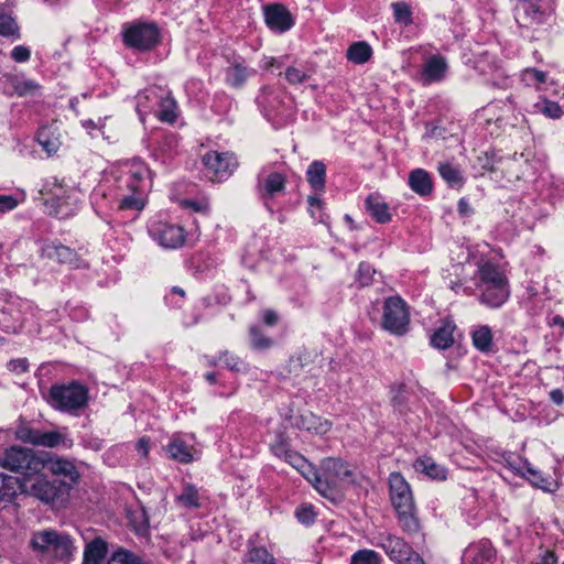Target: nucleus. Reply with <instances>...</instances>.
Wrapping results in <instances>:
<instances>
[{
    "label": "nucleus",
    "mask_w": 564,
    "mask_h": 564,
    "mask_svg": "<svg viewBox=\"0 0 564 564\" xmlns=\"http://www.w3.org/2000/svg\"><path fill=\"white\" fill-rule=\"evenodd\" d=\"M389 485L390 499L397 511L399 525L409 535L419 533L421 525L409 484L400 473H392Z\"/></svg>",
    "instance_id": "nucleus-1"
},
{
    "label": "nucleus",
    "mask_w": 564,
    "mask_h": 564,
    "mask_svg": "<svg viewBox=\"0 0 564 564\" xmlns=\"http://www.w3.org/2000/svg\"><path fill=\"white\" fill-rule=\"evenodd\" d=\"M478 288L481 291L479 301L492 308L501 306L509 297V282L501 268L491 261L478 264Z\"/></svg>",
    "instance_id": "nucleus-2"
},
{
    "label": "nucleus",
    "mask_w": 564,
    "mask_h": 564,
    "mask_svg": "<svg viewBox=\"0 0 564 564\" xmlns=\"http://www.w3.org/2000/svg\"><path fill=\"white\" fill-rule=\"evenodd\" d=\"M322 496L335 503L341 501L350 482L348 464L339 458L328 457L322 462Z\"/></svg>",
    "instance_id": "nucleus-3"
},
{
    "label": "nucleus",
    "mask_w": 564,
    "mask_h": 564,
    "mask_svg": "<svg viewBox=\"0 0 564 564\" xmlns=\"http://www.w3.org/2000/svg\"><path fill=\"white\" fill-rule=\"evenodd\" d=\"M30 546L42 556L67 560L76 551L70 536L56 530H42L33 533Z\"/></svg>",
    "instance_id": "nucleus-4"
},
{
    "label": "nucleus",
    "mask_w": 564,
    "mask_h": 564,
    "mask_svg": "<svg viewBox=\"0 0 564 564\" xmlns=\"http://www.w3.org/2000/svg\"><path fill=\"white\" fill-rule=\"evenodd\" d=\"M44 452H34L31 448L12 446L4 451L0 457V465L13 473L21 474L23 480L44 470L42 462Z\"/></svg>",
    "instance_id": "nucleus-5"
},
{
    "label": "nucleus",
    "mask_w": 564,
    "mask_h": 564,
    "mask_svg": "<svg viewBox=\"0 0 564 564\" xmlns=\"http://www.w3.org/2000/svg\"><path fill=\"white\" fill-rule=\"evenodd\" d=\"M48 403L55 410L76 414L88 403V389L78 383L54 384L48 392Z\"/></svg>",
    "instance_id": "nucleus-6"
},
{
    "label": "nucleus",
    "mask_w": 564,
    "mask_h": 564,
    "mask_svg": "<svg viewBox=\"0 0 564 564\" xmlns=\"http://www.w3.org/2000/svg\"><path fill=\"white\" fill-rule=\"evenodd\" d=\"M66 431V427L62 430L44 431L22 425L18 427L15 434L20 441L34 446L70 448L73 446V440L69 438Z\"/></svg>",
    "instance_id": "nucleus-7"
},
{
    "label": "nucleus",
    "mask_w": 564,
    "mask_h": 564,
    "mask_svg": "<svg viewBox=\"0 0 564 564\" xmlns=\"http://www.w3.org/2000/svg\"><path fill=\"white\" fill-rule=\"evenodd\" d=\"M410 313L404 300L390 296L384 301L382 326L394 335H403L409 330Z\"/></svg>",
    "instance_id": "nucleus-8"
},
{
    "label": "nucleus",
    "mask_w": 564,
    "mask_h": 564,
    "mask_svg": "<svg viewBox=\"0 0 564 564\" xmlns=\"http://www.w3.org/2000/svg\"><path fill=\"white\" fill-rule=\"evenodd\" d=\"M203 163L213 182L228 178L238 166L236 156L229 152L209 151L203 156Z\"/></svg>",
    "instance_id": "nucleus-9"
},
{
    "label": "nucleus",
    "mask_w": 564,
    "mask_h": 564,
    "mask_svg": "<svg viewBox=\"0 0 564 564\" xmlns=\"http://www.w3.org/2000/svg\"><path fill=\"white\" fill-rule=\"evenodd\" d=\"M21 487L23 491L44 503H53L59 495V486L55 481L47 479L43 473L30 476L22 480Z\"/></svg>",
    "instance_id": "nucleus-10"
},
{
    "label": "nucleus",
    "mask_w": 564,
    "mask_h": 564,
    "mask_svg": "<svg viewBox=\"0 0 564 564\" xmlns=\"http://www.w3.org/2000/svg\"><path fill=\"white\" fill-rule=\"evenodd\" d=\"M44 470L58 477L64 484H76L79 479V471L74 462L68 458L58 457L50 453H43Z\"/></svg>",
    "instance_id": "nucleus-11"
},
{
    "label": "nucleus",
    "mask_w": 564,
    "mask_h": 564,
    "mask_svg": "<svg viewBox=\"0 0 564 564\" xmlns=\"http://www.w3.org/2000/svg\"><path fill=\"white\" fill-rule=\"evenodd\" d=\"M263 14L267 25L274 32L284 33L294 25L292 13L281 3L264 6Z\"/></svg>",
    "instance_id": "nucleus-12"
},
{
    "label": "nucleus",
    "mask_w": 564,
    "mask_h": 564,
    "mask_svg": "<svg viewBox=\"0 0 564 564\" xmlns=\"http://www.w3.org/2000/svg\"><path fill=\"white\" fill-rule=\"evenodd\" d=\"M153 235L158 242L170 249L181 247L185 241L184 229L177 225L163 224L154 229Z\"/></svg>",
    "instance_id": "nucleus-13"
},
{
    "label": "nucleus",
    "mask_w": 564,
    "mask_h": 564,
    "mask_svg": "<svg viewBox=\"0 0 564 564\" xmlns=\"http://www.w3.org/2000/svg\"><path fill=\"white\" fill-rule=\"evenodd\" d=\"M43 253L46 258L56 260L63 264H68L72 268H80L86 265L77 252L66 246L47 245L43 248Z\"/></svg>",
    "instance_id": "nucleus-14"
},
{
    "label": "nucleus",
    "mask_w": 564,
    "mask_h": 564,
    "mask_svg": "<svg viewBox=\"0 0 564 564\" xmlns=\"http://www.w3.org/2000/svg\"><path fill=\"white\" fill-rule=\"evenodd\" d=\"M381 547L397 564H402L405 556H410L412 547L400 536L388 534L382 538Z\"/></svg>",
    "instance_id": "nucleus-15"
},
{
    "label": "nucleus",
    "mask_w": 564,
    "mask_h": 564,
    "mask_svg": "<svg viewBox=\"0 0 564 564\" xmlns=\"http://www.w3.org/2000/svg\"><path fill=\"white\" fill-rule=\"evenodd\" d=\"M448 65L444 56L432 55L425 59L422 67V76L425 83L441 82L447 72Z\"/></svg>",
    "instance_id": "nucleus-16"
},
{
    "label": "nucleus",
    "mask_w": 564,
    "mask_h": 564,
    "mask_svg": "<svg viewBox=\"0 0 564 564\" xmlns=\"http://www.w3.org/2000/svg\"><path fill=\"white\" fill-rule=\"evenodd\" d=\"M1 313L3 316H8L4 322V332L17 334L23 327L24 321L21 311V302L19 300L8 301L6 305L2 307Z\"/></svg>",
    "instance_id": "nucleus-17"
},
{
    "label": "nucleus",
    "mask_w": 564,
    "mask_h": 564,
    "mask_svg": "<svg viewBox=\"0 0 564 564\" xmlns=\"http://www.w3.org/2000/svg\"><path fill=\"white\" fill-rule=\"evenodd\" d=\"M550 0H521L516 8V18L518 22H527L530 14L532 21H539L540 14L549 9Z\"/></svg>",
    "instance_id": "nucleus-18"
},
{
    "label": "nucleus",
    "mask_w": 564,
    "mask_h": 564,
    "mask_svg": "<svg viewBox=\"0 0 564 564\" xmlns=\"http://www.w3.org/2000/svg\"><path fill=\"white\" fill-rule=\"evenodd\" d=\"M365 208L370 217L378 224L391 221L392 215L389 205L378 194H370L365 200Z\"/></svg>",
    "instance_id": "nucleus-19"
},
{
    "label": "nucleus",
    "mask_w": 564,
    "mask_h": 564,
    "mask_svg": "<svg viewBox=\"0 0 564 564\" xmlns=\"http://www.w3.org/2000/svg\"><path fill=\"white\" fill-rule=\"evenodd\" d=\"M409 185L414 193L421 196H427L433 191L432 178L423 169H416L410 173Z\"/></svg>",
    "instance_id": "nucleus-20"
},
{
    "label": "nucleus",
    "mask_w": 564,
    "mask_h": 564,
    "mask_svg": "<svg viewBox=\"0 0 564 564\" xmlns=\"http://www.w3.org/2000/svg\"><path fill=\"white\" fill-rule=\"evenodd\" d=\"M254 73L256 72L247 67L243 62H235L226 70V82L234 88H240Z\"/></svg>",
    "instance_id": "nucleus-21"
},
{
    "label": "nucleus",
    "mask_w": 564,
    "mask_h": 564,
    "mask_svg": "<svg viewBox=\"0 0 564 564\" xmlns=\"http://www.w3.org/2000/svg\"><path fill=\"white\" fill-rule=\"evenodd\" d=\"M193 447L188 446L181 437L174 436L169 445L166 452L169 456L182 464H188L193 460Z\"/></svg>",
    "instance_id": "nucleus-22"
},
{
    "label": "nucleus",
    "mask_w": 564,
    "mask_h": 564,
    "mask_svg": "<svg viewBox=\"0 0 564 564\" xmlns=\"http://www.w3.org/2000/svg\"><path fill=\"white\" fill-rule=\"evenodd\" d=\"M36 141L47 154L56 153L61 147L59 137L53 126L39 129Z\"/></svg>",
    "instance_id": "nucleus-23"
},
{
    "label": "nucleus",
    "mask_w": 564,
    "mask_h": 564,
    "mask_svg": "<svg viewBox=\"0 0 564 564\" xmlns=\"http://www.w3.org/2000/svg\"><path fill=\"white\" fill-rule=\"evenodd\" d=\"M160 29L155 22L135 20L126 23L122 28L121 35H159Z\"/></svg>",
    "instance_id": "nucleus-24"
},
{
    "label": "nucleus",
    "mask_w": 564,
    "mask_h": 564,
    "mask_svg": "<svg viewBox=\"0 0 564 564\" xmlns=\"http://www.w3.org/2000/svg\"><path fill=\"white\" fill-rule=\"evenodd\" d=\"M306 180L316 192H323L326 181V166L322 161H313L306 171Z\"/></svg>",
    "instance_id": "nucleus-25"
},
{
    "label": "nucleus",
    "mask_w": 564,
    "mask_h": 564,
    "mask_svg": "<svg viewBox=\"0 0 564 564\" xmlns=\"http://www.w3.org/2000/svg\"><path fill=\"white\" fill-rule=\"evenodd\" d=\"M471 340L474 347L481 352H489L492 350L494 336L490 327L487 325L478 326L471 333Z\"/></svg>",
    "instance_id": "nucleus-26"
},
{
    "label": "nucleus",
    "mask_w": 564,
    "mask_h": 564,
    "mask_svg": "<svg viewBox=\"0 0 564 564\" xmlns=\"http://www.w3.org/2000/svg\"><path fill=\"white\" fill-rule=\"evenodd\" d=\"M454 324L445 323L434 332L431 337V344L438 349L449 348L454 344Z\"/></svg>",
    "instance_id": "nucleus-27"
},
{
    "label": "nucleus",
    "mask_w": 564,
    "mask_h": 564,
    "mask_svg": "<svg viewBox=\"0 0 564 564\" xmlns=\"http://www.w3.org/2000/svg\"><path fill=\"white\" fill-rule=\"evenodd\" d=\"M107 545L100 538H95L86 545L83 564H99L105 557Z\"/></svg>",
    "instance_id": "nucleus-28"
},
{
    "label": "nucleus",
    "mask_w": 564,
    "mask_h": 564,
    "mask_svg": "<svg viewBox=\"0 0 564 564\" xmlns=\"http://www.w3.org/2000/svg\"><path fill=\"white\" fill-rule=\"evenodd\" d=\"M416 470L425 473L433 479L443 480L446 478V469L436 464L431 457H421L414 464Z\"/></svg>",
    "instance_id": "nucleus-29"
},
{
    "label": "nucleus",
    "mask_w": 564,
    "mask_h": 564,
    "mask_svg": "<svg viewBox=\"0 0 564 564\" xmlns=\"http://www.w3.org/2000/svg\"><path fill=\"white\" fill-rule=\"evenodd\" d=\"M438 173L442 176V178L452 187L455 186H462L464 182V177L462 175L460 170L448 163V162H441L438 164Z\"/></svg>",
    "instance_id": "nucleus-30"
},
{
    "label": "nucleus",
    "mask_w": 564,
    "mask_h": 564,
    "mask_svg": "<svg viewBox=\"0 0 564 564\" xmlns=\"http://www.w3.org/2000/svg\"><path fill=\"white\" fill-rule=\"evenodd\" d=\"M176 501L186 508H199V494L197 488L192 484H185L182 492L176 497Z\"/></svg>",
    "instance_id": "nucleus-31"
},
{
    "label": "nucleus",
    "mask_w": 564,
    "mask_h": 564,
    "mask_svg": "<svg viewBox=\"0 0 564 564\" xmlns=\"http://www.w3.org/2000/svg\"><path fill=\"white\" fill-rule=\"evenodd\" d=\"M262 187L268 196H274L284 191L285 176L282 173L273 172L262 182Z\"/></svg>",
    "instance_id": "nucleus-32"
},
{
    "label": "nucleus",
    "mask_w": 564,
    "mask_h": 564,
    "mask_svg": "<svg viewBox=\"0 0 564 564\" xmlns=\"http://www.w3.org/2000/svg\"><path fill=\"white\" fill-rule=\"evenodd\" d=\"M246 561L252 564H276L274 556L263 546H250Z\"/></svg>",
    "instance_id": "nucleus-33"
},
{
    "label": "nucleus",
    "mask_w": 564,
    "mask_h": 564,
    "mask_svg": "<svg viewBox=\"0 0 564 564\" xmlns=\"http://www.w3.org/2000/svg\"><path fill=\"white\" fill-rule=\"evenodd\" d=\"M161 93H163V90L159 87H150L139 93L135 97L137 110L141 112L142 110L150 109L152 107L150 105L151 101L158 104Z\"/></svg>",
    "instance_id": "nucleus-34"
},
{
    "label": "nucleus",
    "mask_w": 564,
    "mask_h": 564,
    "mask_svg": "<svg viewBox=\"0 0 564 564\" xmlns=\"http://www.w3.org/2000/svg\"><path fill=\"white\" fill-rule=\"evenodd\" d=\"M123 45L137 52H145L154 48L158 37H122Z\"/></svg>",
    "instance_id": "nucleus-35"
},
{
    "label": "nucleus",
    "mask_w": 564,
    "mask_h": 564,
    "mask_svg": "<svg viewBox=\"0 0 564 564\" xmlns=\"http://www.w3.org/2000/svg\"><path fill=\"white\" fill-rule=\"evenodd\" d=\"M250 345L253 349L262 350L272 347L273 340L265 336L258 327L249 328Z\"/></svg>",
    "instance_id": "nucleus-36"
},
{
    "label": "nucleus",
    "mask_w": 564,
    "mask_h": 564,
    "mask_svg": "<svg viewBox=\"0 0 564 564\" xmlns=\"http://www.w3.org/2000/svg\"><path fill=\"white\" fill-rule=\"evenodd\" d=\"M164 93H161L158 105L161 107L159 118L165 122H173L176 119L174 112L175 102L169 96L164 97Z\"/></svg>",
    "instance_id": "nucleus-37"
},
{
    "label": "nucleus",
    "mask_w": 564,
    "mask_h": 564,
    "mask_svg": "<svg viewBox=\"0 0 564 564\" xmlns=\"http://www.w3.org/2000/svg\"><path fill=\"white\" fill-rule=\"evenodd\" d=\"M19 26L14 18L6 12H0V35H17Z\"/></svg>",
    "instance_id": "nucleus-38"
},
{
    "label": "nucleus",
    "mask_w": 564,
    "mask_h": 564,
    "mask_svg": "<svg viewBox=\"0 0 564 564\" xmlns=\"http://www.w3.org/2000/svg\"><path fill=\"white\" fill-rule=\"evenodd\" d=\"M108 564H142V562L135 554L129 551L119 550L112 554Z\"/></svg>",
    "instance_id": "nucleus-39"
},
{
    "label": "nucleus",
    "mask_w": 564,
    "mask_h": 564,
    "mask_svg": "<svg viewBox=\"0 0 564 564\" xmlns=\"http://www.w3.org/2000/svg\"><path fill=\"white\" fill-rule=\"evenodd\" d=\"M535 107L546 117L552 119H558L563 115L561 106L551 100H543L542 104H536Z\"/></svg>",
    "instance_id": "nucleus-40"
},
{
    "label": "nucleus",
    "mask_w": 564,
    "mask_h": 564,
    "mask_svg": "<svg viewBox=\"0 0 564 564\" xmlns=\"http://www.w3.org/2000/svg\"><path fill=\"white\" fill-rule=\"evenodd\" d=\"M372 48L367 42H355V64H364L370 59Z\"/></svg>",
    "instance_id": "nucleus-41"
},
{
    "label": "nucleus",
    "mask_w": 564,
    "mask_h": 564,
    "mask_svg": "<svg viewBox=\"0 0 564 564\" xmlns=\"http://www.w3.org/2000/svg\"><path fill=\"white\" fill-rule=\"evenodd\" d=\"M301 474L313 485V487L322 495L321 485L323 482V471H317L314 467L308 464V467H304L300 470Z\"/></svg>",
    "instance_id": "nucleus-42"
},
{
    "label": "nucleus",
    "mask_w": 564,
    "mask_h": 564,
    "mask_svg": "<svg viewBox=\"0 0 564 564\" xmlns=\"http://www.w3.org/2000/svg\"><path fill=\"white\" fill-rule=\"evenodd\" d=\"M375 274L376 270L370 263L361 262L358 268L357 276L360 286L369 285L372 282Z\"/></svg>",
    "instance_id": "nucleus-43"
},
{
    "label": "nucleus",
    "mask_w": 564,
    "mask_h": 564,
    "mask_svg": "<svg viewBox=\"0 0 564 564\" xmlns=\"http://www.w3.org/2000/svg\"><path fill=\"white\" fill-rule=\"evenodd\" d=\"M285 78L291 85L302 84L311 78V74L296 67L290 66L285 70Z\"/></svg>",
    "instance_id": "nucleus-44"
},
{
    "label": "nucleus",
    "mask_w": 564,
    "mask_h": 564,
    "mask_svg": "<svg viewBox=\"0 0 564 564\" xmlns=\"http://www.w3.org/2000/svg\"><path fill=\"white\" fill-rule=\"evenodd\" d=\"M521 79L527 85H530L533 82L543 84L546 82V73L539 70L536 68H525L521 73Z\"/></svg>",
    "instance_id": "nucleus-45"
},
{
    "label": "nucleus",
    "mask_w": 564,
    "mask_h": 564,
    "mask_svg": "<svg viewBox=\"0 0 564 564\" xmlns=\"http://www.w3.org/2000/svg\"><path fill=\"white\" fill-rule=\"evenodd\" d=\"M355 564H380V556L372 550L355 552Z\"/></svg>",
    "instance_id": "nucleus-46"
},
{
    "label": "nucleus",
    "mask_w": 564,
    "mask_h": 564,
    "mask_svg": "<svg viewBox=\"0 0 564 564\" xmlns=\"http://www.w3.org/2000/svg\"><path fill=\"white\" fill-rule=\"evenodd\" d=\"M220 360L231 371L240 372V371H245L247 369V367L242 360H240L238 357L229 354L228 351L224 352L220 356Z\"/></svg>",
    "instance_id": "nucleus-47"
},
{
    "label": "nucleus",
    "mask_w": 564,
    "mask_h": 564,
    "mask_svg": "<svg viewBox=\"0 0 564 564\" xmlns=\"http://www.w3.org/2000/svg\"><path fill=\"white\" fill-rule=\"evenodd\" d=\"M316 420H317V417L312 413L303 415L301 426L306 431H314L316 433H325L328 430L327 422H325L324 424H319V426H316L315 425Z\"/></svg>",
    "instance_id": "nucleus-48"
},
{
    "label": "nucleus",
    "mask_w": 564,
    "mask_h": 564,
    "mask_svg": "<svg viewBox=\"0 0 564 564\" xmlns=\"http://www.w3.org/2000/svg\"><path fill=\"white\" fill-rule=\"evenodd\" d=\"M119 207L121 209H134L141 210L144 207V203L141 196L135 194L126 196L120 200Z\"/></svg>",
    "instance_id": "nucleus-49"
},
{
    "label": "nucleus",
    "mask_w": 564,
    "mask_h": 564,
    "mask_svg": "<svg viewBox=\"0 0 564 564\" xmlns=\"http://www.w3.org/2000/svg\"><path fill=\"white\" fill-rule=\"evenodd\" d=\"M395 20L400 23L408 24L411 21V11L408 4L399 2L393 4Z\"/></svg>",
    "instance_id": "nucleus-50"
},
{
    "label": "nucleus",
    "mask_w": 564,
    "mask_h": 564,
    "mask_svg": "<svg viewBox=\"0 0 564 564\" xmlns=\"http://www.w3.org/2000/svg\"><path fill=\"white\" fill-rule=\"evenodd\" d=\"M296 518L304 524H310L315 520V512L311 506H301L296 510Z\"/></svg>",
    "instance_id": "nucleus-51"
},
{
    "label": "nucleus",
    "mask_w": 564,
    "mask_h": 564,
    "mask_svg": "<svg viewBox=\"0 0 564 564\" xmlns=\"http://www.w3.org/2000/svg\"><path fill=\"white\" fill-rule=\"evenodd\" d=\"M19 205V200L13 195H0V214L13 210Z\"/></svg>",
    "instance_id": "nucleus-52"
},
{
    "label": "nucleus",
    "mask_w": 564,
    "mask_h": 564,
    "mask_svg": "<svg viewBox=\"0 0 564 564\" xmlns=\"http://www.w3.org/2000/svg\"><path fill=\"white\" fill-rule=\"evenodd\" d=\"M307 203H308V209H310L312 217L317 218L318 220H322V214H321V210L323 207L322 199L318 198L317 196H310L307 199Z\"/></svg>",
    "instance_id": "nucleus-53"
},
{
    "label": "nucleus",
    "mask_w": 564,
    "mask_h": 564,
    "mask_svg": "<svg viewBox=\"0 0 564 564\" xmlns=\"http://www.w3.org/2000/svg\"><path fill=\"white\" fill-rule=\"evenodd\" d=\"M286 460L297 470H302L304 467H308L307 460L297 453H288Z\"/></svg>",
    "instance_id": "nucleus-54"
},
{
    "label": "nucleus",
    "mask_w": 564,
    "mask_h": 564,
    "mask_svg": "<svg viewBox=\"0 0 564 564\" xmlns=\"http://www.w3.org/2000/svg\"><path fill=\"white\" fill-rule=\"evenodd\" d=\"M30 50L25 46H15L12 52L11 56L15 62L22 63L26 62L30 58Z\"/></svg>",
    "instance_id": "nucleus-55"
},
{
    "label": "nucleus",
    "mask_w": 564,
    "mask_h": 564,
    "mask_svg": "<svg viewBox=\"0 0 564 564\" xmlns=\"http://www.w3.org/2000/svg\"><path fill=\"white\" fill-rule=\"evenodd\" d=\"M181 205L185 208H191L198 213H206L208 210L207 203H200L192 199H184L181 202Z\"/></svg>",
    "instance_id": "nucleus-56"
},
{
    "label": "nucleus",
    "mask_w": 564,
    "mask_h": 564,
    "mask_svg": "<svg viewBox=\"0 0 564 564\" xmlns=\"http://www.w3.org/2000/svg\"><path fill=\"white\" fill-rule=\"evenodd\" d=\"M37 85L32 80H24L15 86V90L19 95H25L35 90Z\"/></svg>",
    "instance_id": "nucleus-57"
},
{
    "label": "nucleus",
    "mask_w": 564,
    "mask_h": 564,
    "mask_svg": "<svg viewBox=\"0 0 564 564\" xmlns=\"http://www.w3.org/2000/svg\"><path fill=\"white\" fill-rule=\"evenodd\" d=\"M8 367L11 371H15V372H24L28 370L29 368V362L26 359L22 358V359H15V360H11L9 364H8Z\"/></svg>",
    "instance_id": "nucleus-58"
},
{
    "label": "nucleus",
    "mask_w": 564,
    "mask_h": 564,
    "mask_svg": "<svg viewBox=\"0 0 564 564\" xmlns=\"http://www.w3.org/2000/svg\"><path fill=\"white\" fill-rule=\"evenodd\" d=\"M557 558L552 551H544L538 556V561L530 564H556Z\"/></svg>",
    "instance_id": "nucleus-59"
},
{
    "label": "nucleus",
    "mask_w": 564,
    "mask_h": 564,
    "mask_svg": "<svg viewBox=\"0 0 564 564\" xmlns=\"http://www.w3.org/2000/svg\"><path fill=\"white\" fill-rule=\"evenodd\" d=\"M284 65V61L282 58L276 57H265L263 59V68L271 69L273 67L281 68Z\"/></svg>",
    "instance_id": "nucleus-60"
},
{
    "label": "nucleus",
    "mask_w": 564,
    "mask_h": 564,
    "mask_svg": "<svg viewBox=\"0 0 564 564\" xmlns=\"http://www.w3.org/2000/svg\"><path fill=\"white\" fill-rule=\"evenodd\" d=\"M149 443H150L149 438L142 437L138 441V443L135 445L138 453H140L143 457L148 456L149 447H150Z\"/></svg>",
    "instance_id": "nucleus-61"
},
{
    "label": "nucleus",
    "mask_w": 564,
    "mask_h": 564,
    "mask_svg": "<svg viewBox=\"0 0 564 564\" xmlns=\"http://www.w3.org/2000/svg\"><path fill=\"white\" fill-rule=\"evenodd\" d=\"M263 322L269 325V326H273L276 324L278 322V315L274 311L272 310H267L264 311L263 313Z\"/></svg>",
    "instance_id": "nucleus-62"
},
{
    "label": "nucleus",
    "mask_w": 564,
    "mask_h": 564,
    "mask_svg": "<svg viewBox=\"0 0 564 564\" xmlns=\"http://www.w3.org/2000/svg\"><path fill=\"white\" fill-rule=\"evenodd\" d=\"M550 398L553 403L561 405L564 403V392L561 389H554L550 392Z\"/></svg>",
    "instance_id": "nucleus-63"
},
{
    "label": "nucleus",
    "mask_w": 564,
    "mask_h": 564,
    "mask_svg": "<svg viewBox=\"0 0 564 564\" xmlns=\"http://www.w3.org/2000/svg\"><path fill=\"white\" fill-rule=\"evenodd\" d=\"M404 562L402 564H425L423 558L413 550L411 551L410 556H405Z\"/></svg>",
    "instance_id": "nucleus-64"
}]
</instances>
